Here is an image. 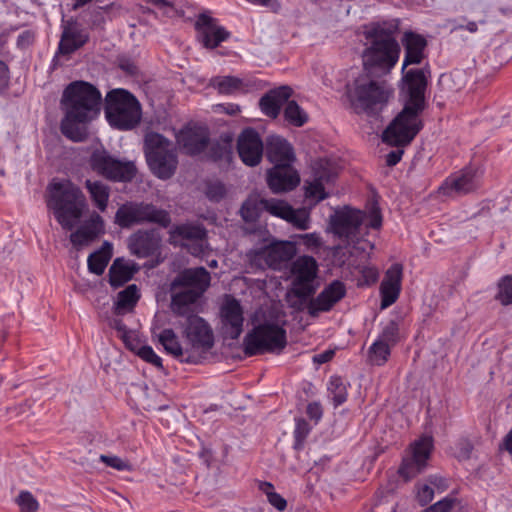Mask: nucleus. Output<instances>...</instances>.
<instances>
[{
    "instance_id": "obj_1",
    "label": "nucleus",
    "mask_w": 512,
    "mask_h": 512,
    "mask_svg": "<svg viewBox=\"0 0 512 512\" xmlns=\"http://www.w3.org/2000/svg\"><path fill=\"white\" fill-rule=\"evenodd\" d=\"M382 225V217L377 206L373 205L368 213L345 207L335 211L330 216L327 232L339 239L347 241V247H336L333 252L334 263L342 266H356L350 258L359 257L365 260L369 257L374 245L363 238L367 228L378 229Z\"/></svg>"
},
{
    "instance_id": "obj_2",
    "label": "nucleus",
    "mask_w": 512,
    "mask_h": 512,
    "mask_svg": "<svg viewBox=\"0 0 512 512\" xmlns=\"http://www.w3.org/2000/svg\"><path fill=\"white\" fill-rule=\"evenodd\" d=\"M427 80L423 70L411 69L403 75V110L384 130L382 139L391 146L409 144L422 128L420 114L425 106Z\"/></svg>"
},
{
    "instance_id": "obj_3",
    "label": "nucleus",
    "mask_w": 512,
    "mask_h": 512,
    "mask_svg": "<svg viewBox=\"0 0 512 512\" xmlns=\"http://www.w3.org/2000/svg\"><path fill=\"white\" fill-rule=\"evenodd\" d=\"M399 29L397 19L373 21L362 25L357 39L364 46L361 57L367 70L390 72L400 57V45L396 40Z\"/></svg>"
},
{
    "instance_id": "obj_4",
    "label": "nucleus",
    "mask_w": 512,
    "mask_h": 512,
    "mask_svg": "<svg viewBox=\"0 0 512 512\" xmlns=\"http://www.w3.org/2000/svg\"><path fill=\"white\" fill-rule=\"evenodd\" d=\"M100 92L91 84L75 81L63 92L61 105L65 116L62 133L73 141H82L88 135L87 124L100 113Z\"/></svg>"
},
{
    "instance_id": "obj_5",
    "label": "nucleus",
    "mask_w": 512,
    "mask_h": 512,
    "mask_svg": "<svg viewBox=\"0 0 512 512\" xmlns=\"http://www.w3.org/2000/svg\"><path fill=\"white\" fill-rule=\"evenodd\" d=\"M47 192V207L64 229L71 230L87 208L84 194L69 180H53Z\"/></svg>"
},
{
    "instance_id": "obj_6",
    "label": "nucleus",
    "mask_w": 512,
    "mask_h": 512,
    "mask_svg": "<svg viewBox=\"0 0 512 512\" xmlns=\"http://www.w3.org/2000/svg\"><path fill=\"white\" fill-rule=\"evenodd\" d=\"M210 285V275L205 268H192L183 271L173 282L172 289L182 287L172 295L171 309L179 315L194 312L197 302Z\"/></svg>"
},
{
    "instance_id": "obj_7",
    "label": "nucleus",
    "mask_w": 512,
    "mask_h": 512,
    "mask_svg": "<svg viewBox=\"0 0 512 512\" xmlns=\"http://www.w3.org/2000/svg\"><path fill=\"white\" fill-rule=\"evenodd\" d=\"M105 116L112 127L128 130L141 119V107L137 99L123 89L111 91L106 98Z\"/></svg>"
},
{
    "instance_id": "obj_8",
    "label": "nucleus",
    "mask_w": 512,
    "mask_h": 512,
    "mask_svg": "<svg viewBox=\"0 0 512 512\" xmlns=\"http://www.w3.org/2000/svg\"><path fill=\"white\" fill-rule=\"evenodd\" d=\"M144 151L152 173L160 179H169L176 170L178 161L173 145L158 133H148L144 140Z\"/></svg>"
},
{
    "instance_id": "obj_9",
    "label": "nucleus",
    "mask_w": 512,
    "mask_h": 512,
    "mask_svg": "<svg viewBox=\"0 0 512 512\" xmlns=\"http://www.w3.org/2000/svg\"><path fill=\"white\" fill-rule=\"evenodd\" d=\"M287 343L286 331L278 323L265 322L256 326L244 338V352L256 355L263 352H279Z\"/></svg>"
},
{
    "instance_id": "obj_10",
    "label": "nucleus",
    "mask_w": 512,
    "mask_h": 512,
    "mask_svg": "<svg viewBox=\"0 0 512 512\" xmlns=\"http://www.w3.org/2000/svg\"><path fill=\"white\" fill-rule=\"evenodd\" d=\"M390 95V89L384 83L372 80L369 75L361 74L348 88V97L358 111L372 110L383 104Z\"/></svg>"
},
{
    "instance_id": "obj_11",
    "label": "nucleus",
    "mask_w": 512,
    "mask_h": 512,
    "mask_svg": "<svg viewBox=\"0 0 512 512\" xmlns=\"http://www.w3.org/2000/svg\"><path fill=\"white\" fill-rule=\"evenodd\" d=\"M338 167L327 158L314 160L310 165L309 176L305 180V197L316 204L329 196L328 186L334 181Z\"/></svg>"
},
{
    "instance_id": "obj_12",
    "label": "nucleus",
    "mask_w": 512,
    "mask_h": 512,
    "mask_svg": "<svg viewBox=\"0 0 512 512\" xmlns=\"http://www.w3.org/2000/svg\"><path fill=\"white\" fill-rule=\"evenodd\" d=\"M317 274L318 264L312 256L303 255L296 258L290 269L291 287L288 297L293 295L301 301L309 297L316 289Z\"/></svg>"
},
{
    "instance_id": "obj_13",
    "label": "nucleus",
    "mask_w": 512,
    "mask_h": 512,
    "mask_svg": "<svg viewBox=\"0 0 512 512\" xmlns=\"http://www.w3.org/2000/svg\"><path fill=\"white\" fill-rule=\"evenodd\" d=\"M143 222H155L166 227L170 223V217L166 211L144 203L123 204L115 215V223L122 228Z\"/></svg>"
},
{
    "instance_id": "obj_14",
    "label": "nucleus",
    "mask_w": 512,
    "mask_h": 512,
    "mask_svg": "<svg viewBox=\"0 0 512 512\" xmlns=\"http://www.w3.org/2000/svg\"><path fill=\"white\" fill-rule=\"evenodd\" d=\"M220 330L225 338L238 339L243 332L245 315L241 302L225 295L219 306Z\"/></svg>"
},
{
    "instance_id": "obj_15",
    "label": "nucleus",
    "mask_w": 512,
    "mask_h": 512,
    "mask_svg": "<svg viewBox=\"0 0 512 512\" xmlns=\"http://www.w3.org/2000/svg\"><path fill=\"white\" fill-rule=\"evenodd\" d=\"M183 334L193 361L213 346L211 328L197 315L187 317Z\"/></svg>"
},
{
    "instance_id": "obj_16",
    "label": "nucleus",
    "mask_w": 512,
    "mask_h": 512,
    "mask_svg": "<svg viewBox=\"0 0 512 512\" xmlns=\"http://www.w3.org/2000/svg\"><path fill=\"white\" fill-rule=\"evenodd\" d=\"M296 252V242L277 241L269 242L259 249L251 250L249 256L257 266L265 264L273 269H278L283 262L290 260Z\"/></svg>"
},
{
    "instance_id": "obj_17",
    "label": "nucleus",
    "mask_w": 512,
    "mask_h": 512,
    "mask_svg": "<svg viewBox=\"0 0 512 512\" xmlns=\"http://www.w3.org/2000/svg\"><path fill=\"white\" fill-rule=\"evenodd\" d=\"M91 166L98 174L113 181H130L136 173L133 162L119 161L106 151H95L91 156Z\"/></svg>"
},
{
    "instance_id": "obj_18",
    "label": "nucleus",
    "mask_w": 512,
    "mask_h": 512,
    "mask_svg": "<svg viewBox=\"0 0 512 512\" xmlns=\"http://www.w3.org/2000/svg\"><path fill=\"white\" fill-rule=\"evenodd\" d=\"M432 448L433 440L430 436H423L411 444L399 468L400 475L406 481L415 477L426 467Z\"/></svg>"
},
{
    "instance_id": "obj_19",
    "label": "nucleus",
    "mask_w": 512,
    "mask_h": 512,
    "mask_svg": "<svg viewBox=\"0 0 512 512\" xmlns=\"http://www.w3.org/2000/svg\"><path fill=\"white\" fill-rule=\"evenodd\" d=\"M205 234V230L199 225L183 224L170 230V241L186 247L194 256H203L207 248Z\"/></svg>"
},
{
    "instance_id": "obj_20",
    "label": "nucleus",
    "mask_w": 512,
    "mask_h": 512,
    "mask_svg": "<svg viewBox=\"0 0 512 512\" xmlns=\"http://www.w3.org/2000/svg\"><path fill=\"white\" fill-rule=\"evenodd\" d=\"M197 37L202 45L214 49L227 40L230 33L218 21L207 14H200L195 22Z\"/></svg>"
},
{
    "instance_id": "obj_21",
    "label": "nucleus",
    "mask_w": 512,
    "mask_h": 512,
    "mask_svg": "<svg viewBox=\"0 0 512 512\" xmlns=\"http://www.w3.org/2000/svg\"><path fill=\"white\" fill-rule=\"evenodd\" d=\"M482 172L475 167H466L461 172L448 177L440 186L439 191L445 196L464 194L477 187Z\"/></svg>"
},
{
    "instance_id": "obj_22",
    "label": "nucleus",
    "mask_w": 512,
    "mask_h": 512,
    "mask_svg": "<svg viewBox=\"0 0 512 512\" xmlns=\"http://www.w3.org/2000/svg\"><path fill=\"white\" fill-rule=\"evenodd\" d=\"M238 153L248 166L260 163L263 154V143L259 134L253 129H245L238 138Z\"/></svg>"
},
{
    "instance_id": "obj_23",
    "label": "nucleus",
    "mask_w": 512,
    "mask_h": 512,
    "mask_svg": "<svg viewBox=\"0 0 512 512\" xmlns=\"http://www.w3.org/2000/svg\"><path fill=\"white\" fill-rule=\"evenodd\" d=\"M300 177L292 165L273 166L267 172V183L274 193L287 192L294 189Z\"/></svg>"
},
{
    "instance_id": "obj_24",
    "label": "nucleus",
    "mask_w": 512,
    "mask_h": 512,
    "mask_svg": "<svg viewBox=\"0 0 512 512\" xmlns=\"http://www.w3.org/2000/svg\"><path fill=\"white\" fill-rule=\"evenodd\" d=\"M160 236L155 230H139L128 239L130 252L138 258L152 255L159 247Z\"/></svg>"
},
{
    "instance_id": "obj_25",
    "label": "nucleus",
    "mask_w": 512,
    "mask_h": 512,
    "mask_svg": "<svg viewBox=\"0 0 512 512\" xmlns=\"http://www.w3.org/2000/svg\"><path fill=\"white\" fill-rule=\"evenodd\" d=\"M177 143L187 154L200 153L208 143V134L202 127H185L176 134Z\"/></svg>"
},
{
    "instance_id": "obj_26",
    "label": "nucleus",
    "mask_w": 512,
    "mask_h": 512,
    "mask_svg": "<svg viewBox=\"0 0 512 512\" xmlns=\"http://www.w3.org/2000/svg\"><path fill=\"white\" fill-rule=\"evenodd\" d=\"M103 232L104 221L99 214L93 212L89 219L70 235V241L75 247L80 248L89 245Z\"/></svg>"
},
{
    "instance_id": "obj_27",
    "label": "nucleus",
    "mask_w": 512,
    "mask_h": 512,
    "mask_svg": "<svg viewBox=\"0 0 512 512\" xmlns=\"http://www.w3.org/2000/svg\"><path fill=\"white\" fill-rule=\"evenodd\" d=\"M402 266L393 264L386 272L381 283V308L385 309L391 306L398 298L401 289Z\"/></svg>"
},
{
    "instance_id": "obj_28",
    "label": "nucleus",
    "mask_w": 512,
    "mask_h": 512,
    "mask_svg": "<svg viewBox=\"0 0 512 512\" xmlns=\"http://www.w3.org/2000/svg\"><path fill=\"white\" fill-rule=\"evenodd\" d=\"M346 294L345 285L340 281H333L310 304V313L316 314L330 310Z\"/></svg>"
},
{
    "instance_id": "obj_29",
    "label": "nucleus",
    "mask_w": 512,
    "mask_h": 512,
    "mask_svg": "<svg viewBox=\"0 0 512 512\" xmlns=\"http://www.w3.org/2000/svg\"><path fill=\"white\" fill-rule=\"evenodd\" d=\"M88 35L79 28L76 22L68 21L63 25V32L59 43L58 54L69 55L85 44Z\"/></svg>"
},
{
    "instance_id": "obj_30",
    "label": "nucleus",
    "mask_w": 512,
    "mask_h": 512,
    "mask_svg": "<svg viewBox=\"0 0 512 512\" xmlns=\"http://www.w3.org/2000/svg\"><path fill=\"white\" fill-rule=\"evenodd\" d=\"M405 48V56L402 64V72L411 64H420L424 59V50L427 45L425 38L413 32H405L402 38Z\"/></svg>"
},
{
    "instance_id": "obj_31",
    "label": "nucleus",
    "mask_w": 512,
    "mask_h": 512,
    "mask_svg": "<svg viewBox=\"0 0 512 512\" xmlns=\"http://www.w3.org/2000/svg\"><path fill=\"white\" fill-rule=\"evenodd\" d=\"M153 335L157 338L168 354L187 362L193 361L186 340L183 343H180L177 335L172 329H164L159 333L153 331Z\"/></svg>"
},
{
    "instance_id": "obj_32",
    "label": "nucleus",
    "mask_w": 512,
    "mask_h": 512,
    "mask_svg": "<svg viewBox=\"0 0 512 512\" xmlns=\"http://www.w3.org/2000/svg\"><path fill=\"white\" fill-rule=\"evenodd\" d=\"M267 157L274 166L292 165L295 154L291 145L279 136H272L267 144Z\"/></svg>"
},
{
    "instance_id": "obj_33",
    "label": "nucleus",
    "mask_w": 512,
    "mask_h": 512,
    "mask_svg": "<svg viewBox=\"0 0 512 512\" xmlns=\"http://www.w3.org/2000/svg\"><path fill=\"white\" fill-rule=\"evenodd\" d=\"M292 89L288 86H281L273 89L260 99L262 112L272 118L277 117L282 104L291 96Z\"/></svg>"
},
{
    "instance_id": "obj_34",
    "label": "nucleus",
    "mask_w": 512,
    "mask_h": 512,
    "mask_svg": "<svg viewBox=\"0 0 512 512\" xmlns=\"http://www.w3.org/2000/svg\"><path fill=\"white\" fill-rule=\"evenodd\" d=\"M138 271V266L131 260L117 258L109 269V282L113 287H119L132 279Z\"/></svg>"
},
{
    "instance_id": "obj_35",
    "label": "nucleus",
    "mask_w": 512,
    "mask_h": 512,
    "mask_svg": "<svg viewBox=\"0 0 512 512\" xmlns=\"http://www.w3.org/2000/svg\"><path fill=\"white\" fill-rule=\"evenodd\" d=\"M210 86L220 94L233 95L247 91L248 85L235 76H217L210 80Z\"/></svg>"
},
{
    "instance_id": "obj_36",
    "label": "nucleus",
    "mask_w": 512,
    "mask_h": 512,
    "mask_svg": "<svg viewBox=\"0 0 512 512\" xmlns=\"http://www.w3.org/2000/svg\"><path fill=\"white\" fill-rule=\"evenodd\" d=\"M85 187L89 193L91 201L101 212L108 207L110 188L99 180H86Z\"/></svg>"
},
{
    "instance_id": "obj_37",
    "label": "nucleus",
    "mask_w": 512,
    "mask_h": 512,
    "mask_svg": "<svg viewBox=\"0 0 512 512\" xmlns=\"http://www.w3.org/2000/svg\"><path fill=\"white\" fill-rule=\"evenodd\" d=\"M113 254V246L104 242L101 248L90 254L87 260L88 269L91 273L101 275L105 271Z\"/></svg>"
},
{
    "instance_id": "obj_38",
    "label": "nucleus",
    "mask_w": 512,
    "mask_h": 512,
    "mask_svg": "<svg viewBox=\"0 0 512 512\" xmlns=\"http://www.w3.org/2000/svg\"><path fill=\"white\" fill-rule=\"evenodd\" d=\"M140 298L139 290L135 284H131L120 291L114 303L116 314H125L130 312Z\"/></svg>"
},
{
    "instance_id": "obj_39",
    "label": "nucleus",
    "mask_w": 512,
    "mask_h": 512,
    "mask_svg": "<svg viewBox=\"0 0 512 512\" xmlns=\"http://www.w3.org/2000/svg\"><path fill=\"white\" fill-rule=\"evenodd\" d=\"M263 200L264 199L260 198L259 195L252 194L243 203L240 212L245 222H254L259 217L260 213L265 211L264 205H262Z\"/></svg>"
},
{
    "instance_id": "obj_40",
    "label": "nucleus",
    "mask_w": 512,
    "mask_h": 512,
    "mask_svg": "<svg viewBox=\"0 0 512 512\" xmlns=\"http://www.w3.org/2000/svg\"><path fill=\"white\" fill-rule=\"evenodd\" d=\"M328 393L335 407L347 399V385L340 377H331L328 383Z\"/></svg>"
},
{
    "instance_id": "obj_41",
    "label": "nucleus",
    "mask_w": 512,
    "mask_h": 512,
    "mask_svg": "<svg viewBox=\"0 0 512 512\" xmlns=\"http://www.w3.org/2000/svg\"><path fill=\"white\" fill-rule=\"evenodd\" d=\"M294 242L312 253H317L324 246V240L318 232L297 235Z\"/></svg>"
},
{
    "instance_id": "obj_42",
    "label": "nucleus",
    "mask_w": 512,
    "mask_h": 512,
    "mask_svg": "<svg viewBox=\"0 0 512 512\" xmlns=\"http://www.w3.org/2000/svg\"><path fill=\"white\" fill-rule=\"evenodd\" d=\"M389 355L390 346L375 340L369 348L368 359L372 364L381 366L388 360Z\"/></svg>"
},
{
    "instance_id": "obj_43",
    "label": "nucleus",
    "mask_w": 512,
    "mask_h": 512,
    "mask_svg": "<svg viewBox=\"0 0 512 512\" xmlns=\"http://www.w3.org/2000/svg\"><path fill=\"white\" fill-rule=\"evenodd\" d=\"M285 119L294 126H302L308 120L307 113L295 102L287 103L284 110Z\"/></svg>"
},
{
    "instance_id": "obj_44",
    "label": "nucleus",
    "mask_w": 512,
    "mask_h": 512,
    "mask_svg": "<svg viewBox=\"0 0 512 512\" xmlns=\"http://www.w3.org/2000/svg\"><path fill=\"white\" fill-rule=\"evenodd\" d=\"M286 221L301 230H307L311 225L310 213L305 209H293L291 207Z\"/></svg>"
},
{
    "instance_id": "obj_45",
    "label": "nucleus",
    "mask_w": 512,
    "mask_h": 512,
    "mask_svg": "<svg viewBox=\"0 0 512 512\" xmlns=\"http://www.w3.org/2000/svg\"><path fill=\"white\" fill-rule=\"evenodd\" d=\"M130 348L144 361L157 368H162V359L155 353L151 346L136 344L130 345Z\"/></svg>"
},
{
    "instance_id": "obj_46",
    "label": "nucleus",
    "mask_w": 512,
    "mask_h": 512,
    "mask_svg": "<svg viewBox=\"0 0 512 512\" xmlns=\"http://www.w3.org/2000/svg\"><path fill=\"white\" fill-rule=\"evenodd\" d=\"M262 205H264L265 211L284 220H286L291 209V206L286 202L275 199H264Z\"/></svg>"
},
{
    "instance_id": "obj_47",
    "label": "nucleus",
    "mask_w": 512,
    "mask_h": 512,
    "mask_svg": "<svg viewBox=\"0 0 512 512\" xmlns=\"http://www.w3.org/2000/svg\"><path fill=\"white\" fill-rule=\"evenodd\" d=\"M495 298L502 305L512 304V276H505L499 281Z\"/></svg>"
},
{
    "instance_id": "obj_48",
    "label": "nucleus",
    "mask_w": 512,
    "mask_h": 512,
    "mask_svg": "<svg viewBox=\"0 0 512 512\" xmlns=\"http://www.w3.org/2000/svg\"><path fill=\"white\" fill-rule=\"evenodd\" d=\"M16 502L19 505L21 512H36L39 508L38 501L30 492L27 491L21 492L18 495Z\"/></svg>"
},
{
    "instance_id": "obj_49",
    "label": "nucleus",
    "mask_w": 512,
    "mask_h": 512,
    "mask_svg": "<svg viewBox=\"0 0 512 512\" xmlns=\"http://www.w3.org/2000/svg\"><path fill=\"white\" fill-rule=\"evenodd\" d=\"M398 340V326L395 322H389L382 330L376 341L387 343L389 346Z\"/></svg>"
},
{
    "instance_id": "obj_50",
    "label": "nucleus",
    "mask_w": 512,
    "mask_h": 512,
    "mask_svg": "<svg viewBox=\"0 0 512 512\" xmlns=\"http://www.w3.org/2000/svg\"><path fill=\"white\" fill-rule=\"evenodd\" d=\"M100 461L118 471L131 470V464L127 460H124L118 456L100 455Z\"/></svg>"
},
{
    "instance_id": "obj_51",
    "label": "nucleus",
    "mask_w": 512,
    "mask_h": 512,
    "mask_svg": "<svg viewBox=\"0 0 512 512\" xmlns=\"http://www.w3.org/2000/svg\"><path fill=\"white\" fill-rule=\"evenodd\" d=\"M359 269V272L362 274V280H360V284L370 285L378 279L379 273L378 270L373 266H356Z\"/></svg>"
},
{
    "instance_id": "obj_52",
    "label": "nucleus",
    "mask_w": 512,
    "mask_h": 512,
    "mask_svg": "<svg viewBox=\"0 0 512 512\" xmlns=\"http://www.w3.org/2000/svg\"><path fill=\"white\" fill-rule=\"evenodd\" d=\"M435 490L430 485V482L423 483L418 487L417 499L421 505L428 504L434 497Z\"/></svg>"
},
{
    "instance_id": "obj_53",
    "label": "nucleus",
    "mask_w": 512,
    "mask_h": 512,
    "mask_svg": "<svg viewBox=\"0 0 512 512\" xmlns=\"http://www.w3.org/2000/svg\"><path fill=\"white\" fill-rule=\"evenodd\" d=\"M206 195L211 201H219L225 195L224 185L220 182L210 183L207 186Z\"/></svg>"
},
{
    "instance_id": "obj_54",
    "label": "nucleus",
    "mask_w": 512,
    "mask_h": 512,
    "mask_svg": "<svg viewBox=\"0 0 512 512\" xmlns=\"http://www.w3.org/2000/svg\"><path fill=\"white\" fill-rule=\"evenodd\" d=\"M232 154L231 140L226 139L221 144H217V150L213 153L215 159H226L229 160Z\"/></svg>"
},
{
    "instance_id": "obj_55",
    "label": "nucleus",
    "mask_w": 512,
    "mask_h": 512,
    "mask_svg": "<svg viewBox=\"0 0 512 512\" xmlns=\"http://www.w3.org/2000/svg\"><path fill=\"white\" fill-rule=\"evenodd\" d=\"M309 425L304 419L296 420L294 435L297 441H302L309 433Z\"/></svg>"
},
{
    "instance_id": "obj_56",
    "label": "nucleus",
    "mask_w": 512,
    "mask_h": 512,
    "mask_svg": "<svg viewBox=\"0 0 512 512\" xmlns=\"http://www.w3.org/2000/svg\"><path fill=\"white\" fill-rule=\"evenodd\" d=\"M453 506L452 499H443L435 503L430 508L426 509L423 512H449Z\"/></svg>"
},
{
    "instance_id": "obj_57",
    "label": "nucleus",
    "mask_w": 512,
    "mask_h": 512,
    "mask_svg": "<svg viewBox=\"0 0 512 512\" xmlns=\"http://www.w3.org/2000/svg\"><path fill=\"white\" fill-rule=\"evenodd\" d=\"M240 106L234 103L218 104L214 107L217 113H225L228 115H236L240 112Z\"/></svg>"
},
{
    "instance_id": "obj_58",
    "label": "nucleus",
    "mask_w": 512,
    "mask_h": 512,
    "mask_svg": "<svg viewBox=\"0 0 512 512\" xmlns=\"http://www.w3.org/2000/svg\"><path fill=\"white\" fill-rule=\"evenodd\" d=\"M307 414L310 419L319 421L322 417V407L319 403L313 402L307 406Z\"/></svg>"
},
{
    "instance_id": "obj_59",
    "label": "nucleus",
    "mask_w": 512,
    "mask_h": 512,
    "mask_svg": "<svg viewBox=\"0 0 512 512\" xmlns=\"http://www.w3.org/2000/svg\"><path fill=\"white\" fill-rule=\"evenodd\" d=\"M268 502L279 511L285 510L287 505L286 500L276 492L274 494L270 493Z\"/></svg>"
},
{
    "instance_id": "obj_60",
    "label": "nucleus",
    "mask_w": 512,
    "mask_h": 512,
    "mask_svg": "<svg viewBox=\"0 0 512 512\" xmlns=\"http://www.w3.org/2000/svg\"><path fill=\"white\" fill-rule=\"evenodd\" d=\"M435 492H443L448 487L447 480L440 476H433L428 479Z\"/></svg>"
},
{
    "instance_id": "obj_61",
    "label": "nucleus",
    "mask_w": 512,
    "mask_h": 512,
    "mask_svg": "<svg viewBox=\"0 0 512 512\" xmlns=\"http://www.w3.org/2000/svg\"><path fill=\"white\" fill-rule=\"evenodd\" d=\"M9 69L8 66L0 61V90L5 89L9 83Z\"/></svg>"
},
{
    "instance_id": "obj_62",
    "label": "nucleus",
    "mask_w": 512,
    "mask_h": 512,
    "mask_svg": "<svg viewBox=\"0 0 512 512\" xmlns=\"http://www.w3.org/2000/svg\"><path fill=\"white\" fill-rule=\"evenodd\" d=\"M402 155H403L402 150L391 151L386 157L387 164L389 166L396 165L401 160Z\"/></svg>"
},
{
    "instance_id": "obj_63",
    "label": "nucleus",
    "mask_w": 512,
    "mask_h": 512,
    "mask_svg": "<svg viewBox=\"0 0 512 512\" xmlns=\"http://www.w3.org/2000/svg\"><path fill=\"white\" fill-rule=\"evenodd\" d=\"M501 448L512 455V427L511 430L503 438Z\"/></svg>"
},
{
    "instance_id": "obj_64",
    "label": "nucleus",
    "mask_w": 512,
    "mask_h": 512,
    "mask_svg": "<svg viewBox=\"0 0 512 512\" xmlns=\"http://www.w3.org/2000/svg\"><path fill=\"white\" fill-rule=\"evenodd\" d=\"M259 489L266 494L267 499L269 498L270 493H275L274 486L269 482H260Z\"/></svg>"
}]
</instances>
